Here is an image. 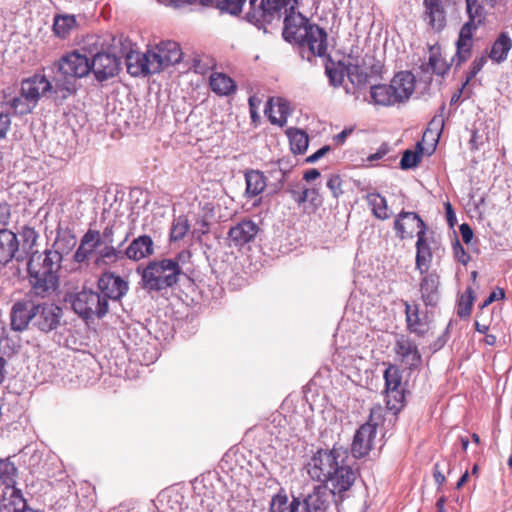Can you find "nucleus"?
<instances>
[{
	"label": "nucleus",
	"mask_w": 512,
	"mask_h": 512,
	"mask_svg": "<svg viewBox=\"0 0 512 512\" xmlns=\"http://www.w3.org/2000/svg\"><path fill=\"white\" fill-rule=\"evenodd\" d=\"M415 89L414 76L410 72L397 73L390 84H371L369 103L393 106L410 98Z\"/></svg>",
	"instance_id": "39448f33"
},
{
	"label": "nucleus",
	"mask_w": 512,
	"mask_h": 512,
	"mask_svg": "<svg viewBox=\"0 0 512 512\" xmlns=\"http://www.w3.org/2000/svg\"><path fill=\"white\" fill-rule=\"evenodd\" d=\"M347 459L348 451L342 447L318 449L306 464V470L311 479L326 483L331 473H335V468Z\"/></svg>",
	"instance_id": "423d86ee"
},
{
	"label": "nucleus",
	"mask_w": 512,
	"mask_h": 512,
	"mask_svg": "<svg viewBox=\"0 0 512 512\" xmlns=\"http://www.w3.org/2000/svg\"><path fill=\"white\" fill-rule=\"evenodd\" d=\"M433 477L435 479V482L438 484V490H440L441 486L445 483L446 477L441 471V465L440 463H435L433 468Z\"/></svg>",
	"instance_id": "69168bd1"
},
{
	"label": "nucleus",
	"mask_w": 512,
	"mask_h": 512,
	"mask_svg": "<svg viewBox=\"0 0 512 512\" xmlns=\"http://www.w3.org/2000/svg\"><path fill=\"white\" fill-rule=\"evenodd\" d=\"M127 239L128 235H126L118 247H114L112 244H102V246L99 247L100 249L97 251L96 264L111 265L117 263L118 261L124 260L125 254L121 247L124 245Z\"/></svg>",
	"instance_id": "c756f323"
},
{
	"label": "nucleus",
	"mask_w": 512,
	"mask_h": 512,
	"mask_svg": "<svg viewBox=\"0 0 512 512\" xmlns=\"http://www.w3.org/2000/svg\"><path fill=\"white\" fill-rule=\"evenodd\" d=\"M269 173L277 181L276 188L280 189L285 182L287 172L278 165L271 169Z\"/></svg>",
	"instance_id": "680f3d73"
},
{
	"label": "nucleus",
	"mask_w": 512,
	"mask_h": 512,
	"mask_svg": "<svg viewBox=\"0 0 512 512\" xmlns=\"http://www.w3.org/2000/svg\"><path fill=\"white\" fill-rule=\"evenodd\" d=\"M222 12H227L232 15H237L243 10H246V3L244 0H214V4Z\"/></svg>",
	"instance_id": "49530a36"
},
{
	"label": "nucleus",
	"mask_w": 512,
	"mask_h": 512,
	"mask_svg": "<svg viewBox=\"0 0 512 512\" xmlns=\"http://www.w3.org/2000/svg\"><path fill=\"white\" fill-rule=\"evenodd\" d=\"M423 20L436 32L446 26V11L442 0H423Z\"/></svg>",
	"instance_id": "412c9836"
},
{
	"label": "nucleus",
	"mask_w": 512,
	"mask_h": 512,
	"mask_svg": "<svg viewBox=\"0 0 512 512\" xmlns=\"http://www.w3.org/2000/svg\"><path fill=\"white\" fill-rule=\"evenodd\" d=\"M462 240L465 244H470L473 239V230L467 223H462L459 227Z\"/></svg>",
	"instance_id": "0e129e2a"
},
{
	"label": "nucleus",
	"mask_w": 512,
	"mask_h": 512,
	"mask_svg": "<svg viewBox=\"0 0 512 512\" xmlns=\"http://www.w3.org/2000/svg\"><path fill=\"white\" fill-rule=\"evenodd\" d=\"M342 185L343 181L341 177L337 174L331 175L326 183V186L328 187L334 198H338L340 195L343 194Z\"/></svg>",
	"instance_id": "5fc2aeb1"
},
{
	"label": "nucleus",
	"mask_w": 512,
	"mask_h": 512,
	"mask_svg": "<svg viewBox=\"0 0 512 512\" xmlns=\"http://www.w3.org/2000/svg\"><path fill=\"white\" fill-rule=\"evenodd\" d=\"M127 72L132 76H145L158 73L149 49L145 53L131 50L126 55Z\"/></svg>",
	"instance_id": "a211bd4d"
},
{
	"label": "nucleus",
	"mask_w": 512,
	"mask_h": 512,
	"mask_svg": "<svg viewBox=\"0 0 512 512\" xmlns=\"http://www.w3.org/2000/svg\"><path fill=\"white\" fill-rule=\"evenodd\" d=\"M19 249V242L15 233L8 229H0V264L6 265L13 258L20 261L16 256Z\"/></svg>",
	"instance_id": "cd10ccee"
},
{
	"label": "nucleus",
	"mask_w": 512,
	"mask_h": 512,
	"mask_svg": "<svg viewBox=\"0 0 512 512\" xmlns=\"http://www.w3.org/2000/svg\"><path fill=\"white\" fill-rule=\"evenodd\" d=\"M246 195L254 197L262 193L266 187V179L262 172L251 170L245 174Z\"/></svg>",
	"instance_id": "e433bc0d"
},
{
	"label": "nucleus",
	"mask_w": 512,
	"mask_h": 512,
	"mask_svg": "<svg viewBox=\"0 0 512 512\" xmlns=\"http://www.w3.org/2000/svg\"><path fill=\"white\" fill-rule=\"evenodd\" d=\"M421 299L426 306H436L439 301L440 276L436 271L420 273Z\"/></svg>",
	"instance_id": "aec40b11"
},
{
	"label": "nucleus",
	"mask_w": 512,
	"mask_h": 512,
	"mask_svg": "<svg viewBox=\"0 0 512 512\" xmlns=\"http://www.w3.org/2000/svg\"><path fill=\"white\" fill-rule=\"evenodd\" d=\"M244 2L247 5L245 10V19L250 23L258 25L260 16L257 14V11L263 6L261 4V0H244Z\"/></svg>",
	"instance_id": "8fccbe9b"
},
{
	"label": "nucleus",
	"mask_w": 512,
	"mask_h": 512,
	"mask_svg": "<svg viewBox=\"0 0 512 512\" xmlns=\"http://www.w3.org/2000/svg\"><path fill=\"white\" fill-rule=\"evenodd\" d=\"M0 512H26V501L16 487H4L0 499Z\"/></svg>",
	"instance_id": "bb28decb"
},
{
	"label": "nucleus",
	"mask_w": 512,
	"mask_h": 512,
	"mask_svg": "<svg viewBox=\"0 0 512 512\" xmlns=\"http://www.w3.org/2000/svg\"><path fill=\"white\" fill-rule=\"evenodd\" d=\"M365 198L368 206L371 208L374 217L380 220H386L390 218L391 213L389 211L385 197L379 193L373 192L368 193Z\"/></svg>",
	"instance_id": "f704fd0d"
},
{
	"label": "nucleus",
	"mask_w": 512,
	"mask_h": 512,
	"mask_svg": "<svg viewBox=\"0 0 512 512\" xmlns=\"http://www.w3.org/2000/svg\"><path fill=\"white\" fill-rule=\"evenodd\" d=\"M429 66L431 67L432 72L437 75H444L449 69V66L442 62L436 55L430 56Z\"/></svg>",
	"instance_id": "6e6d98bb"
},
{
	"label": "nucleus",
	"mask_w": 512,
	"mask_h": 512,
	"mask_svg": "<svg viewBox=\"0 0 512 512\" xmlns=\"http://www.w3.org/2000/svg\"><path fill=\"white\" fill-rule=\"evenodd\" d=\"M423 156V146L421 143H417L415 151L405 150L401 161L400 168L403 170H408L415 168L422 160Z\"/></svg>",
	"instance_id": "79ce46f5"
},
{
	"label": "nucleus",
	"mask_w": 512,
	"mask_h": 512,
	"mask_svg": "<svg viewBox=\"0 0 512 512\" xmlns=\"http://www.w3.org/2000/svg\"><path fill=\"white\" fill-rule=\"evenodd\" d=\"M512 48V39L507 32H501L493 42L488 54L492 62L501 64L506 61L508 54Z\"/></svg>",
	"instance_id": "7c9ffc66"
},
{
	"label": "nucleus",
	"mask_w": 512,
	"mask_h": 512,
	"mask_svg": "<svg viewBox=\"0 0 512 512\" xmlns=\"http://www.w3.org/2000/svg\"><path fill=\"white\" fill-rule=\"evenodd\" d=\"M258 231L259 227L254 221L244 219L229 229L228 238L236 246H243L251 242L256 237Z\"/></svg>",
	"instance_id": "393cba45"
},
{
	"label": "nucleus",
	"mask_w": 512,
	"mask_h": 512,
	"mask_svg": "<svg viewBox=\"0 0 512 512\" xmlns=\"http://www.w3.org/2000/svg\"><path fill=\"white\" fill-rule=\"evenodd\" d=\"M34 304L27 301H17L10 312L11 329L22 332L27 329L30 322L33 323Z\"/></svg>",
	"instance_id": "5701e85b"
},
{
	"label": "nucleus",
	"mask_w": 512,
	"mask_h": 512,
	"mask_svg": "<svg viewBox=\"0 0 512 512\" xmlns=\"http://www.w3.org/2000/svg\"><path fill=\"white\" fill-rule=\"evenodd\" d=\"M335 469V473H331V477L327 479V482L331 484V488L329 489L331 494L341 497V495L348 491L354 484L356 473L346 461L341 462V465H338Z\"/></svg>",
	"instance_id": "6ab92c4d"
},
{
	"label": "nucleus",
	"mask_w": 512,
	"mask_h": 512,
	"mask_svg": "<svg viewBox=\"0 0 512 512\" xmlns=\"http://www.w3.org/2000/svg\"><path fill=\"white\" fill-rule=\"evenodd\" d=\"M466 3L470 19L461 27L456 41V53L452 58V64H454L455 67H460L470 58L473 46V32L477 28L473 14V4L475 3V0H466Z\"/></svg>",
	"instance_id": "9d476101"
},
{
	"label": "nucleus",
	"mask_w": 512,
	"mask_h": 512,
	"mask_svg": "<svg viewBox=\"0 0 512 512\" xmlns=\"http://www.w3.org/2000/svg\"><path fill=\"white\" fill-rule=\"evenodd\" d=\"M99 294L105 302L120 300L128 291V283L113 273H103L98 279Z\"/></svg>",
	"instance_id": "4468645a"
},
{
	"label": "nucleus",
	"mask_w": 512,
	"mask_h": 512,
	"mask_svg": "<svg viewBox=\"0 0 512 512\" xmlns=\"http://www.w3.org/2000/svg\"><path fill=\"white\" fill-rule=\"evenodd\" d=\"M427 232V226L423 219L416 212L401 211L394 220V230L396 236L403 240L406 238H412L414 231Z\"/></svg>",
	"instance_id": "ddd939ff"
},
{
	"label": "nucleus",
	"mask_w": 512,
	"mask_h": 512,
	"mask_svg": "<svg viewBox=\"0 0 512 512\" xmlns=\"http://www.w3.org/2000/svg\"><path fill=\"white\" fill-rule=\"evenodd\" d=\"M149 51L158 73L169 66L180 63L183 57L179 43L172 40L161 41Z\"/></svg>",
	"instance_id": "9b49d317"
},
{
	"label": "nucleus",
	"mask_w": 512,
	"mask_h": 512,
	"mask_svg": "<svg viewBox=\"0 0 512 512\" xmlns=\"http://www.w3.org/2000/svg\"><path fill=\"white\" fill-rule=\"evenodd\" d=\"M90 230L98 235L97 242H93L94 246H96L97 248L101 247L102 244H113L115 233L114 224H108L101 233L98 230Z\"/></svg>",
	"instance_id": "3c124183"
},
{
	"label": "nucleus",
	"mask_w": 512,
	"mask_h": 512,
	"mask_svg": "<svg viewBox=\"0 0 512 512\" xmlns=\"http://www.w3.org/2000/svg\"><path fill=\"white\" fill-rule=\"evenodd\" d=\"M1 107L4 112H12L14 115L22 116L31 113L36 107V104L24 98L21 93L19 96H8L5 94L1 102Z\"/></svg>",
	"instance_id": "c85d7f7f"
},
{
	"label": "nucleus",
	"mask_w": 512,
	"mask_h": 512,
	"mask_svg": "<svg viewBox=\"0 0 512 512\" xmlns=\"http://www.w3.org/2000/svg\"><path fill=\"white\" fill-rule=\"evenodd\" d=\"M173 8H182L190 4H200L202 6H213L214 0H166Z\"/></svg>",
	"instance_id": "4d7b16f0"
},
{
	"label": "nucleus",
	"mask_w": 512,
	"mask_h": 512,
	"mask_svg": "<svg viewBox=\"0 0 512 512\" xmlns=\"http://www.w3.org/2000/svg\"><path fill=\"white\" fill-rule=\"evenodd\" d=\"M89 53L91 55L90 72L93 73L98 82H105L119 73L121 62L115 53L104 50L103 47L100 50L97 48L95 50L90 49Z\"/></svg>",
	"instance_id": "1a4fd4ad"
},
{
	"label": "nucleus",
	"mask_w": 512,
	"mask_h": 512,
	"mask_svg": "<svg viewBox=\"0 0 512 512\" xmlns=\"http://www.w3.org/2000/svg\"><path fill=\"white\" fill-rule=\"evenodd\" d=\"M328 151H330V146L326 145L322 148L318 149L315 153L306 158V162L314 163L322 158Z\"/></svg>",
	"instance_id": "338daca9"
},
{
	"label": "nucleus",
	"mask_w": 512,
	"mask_h": 512,
	"mask_svg": "<svg viewBox=\"0 0 512 512\" xmlns=\"http://www.w3.org/2000/svg\"><path fill=\"white\" fill-rule=\"evenodd\" d=\"M405 314L408 330L418 336H423L427 331V327L419 316L418 306H411L408 302H405Z\"/></svg>",
	"instance_id": "c9c22d12"
},
{
	"label": "nucleus",
	"mask_w": 512,
	"mask_h": 512,
	"mask_svg": "<svg viewBox=\"0 0 512 512\" xmlns=\"http://www.w3.org/2000/svg\"><path fill=\"white\" fill-rule=\"evenodd\" d=\"M386 409L396 418L397 414L404 407V391L402 389H394L385 391Z\"/></svg>",
	"instance_id": "a19ab883"
},
{
	"label": "nucleus",
	"mask_w": 512,
	"mask_h": 512,
	"mask_svg": "<svg viewBox=\"0 0 512 512\" xmlns=\"http://www.w3.org/2000/svg\"><path fill=\"white\" fill-rule=\"evenodd\" d=\"M136 271L141 276L139 284L148 293L173 288L183 274L178 260L172 258L150 261Z\"/></svg>",
	"instance_id": "7ed1b4c3"
},
{
	"label": "nucleus",
	"mask_w": 512,
	"mask_h": 512,
	"mask_svg": "<svg viewBox=\"0 0 512 512\" xmlns=\"http://www.w3.org/2000/svg\"><path fill=\"white\" fill-rule=\"evenodd\" d=\"M33 325L44 333L55 330L63 316L62 308L53 303L34 304Z\"/></svg>",
	"instance_id": "f8f14e48"
},
{
	"label": "nucleus",
	"mask_w": 512,
	"mask_h": 512,
	"mask_svg": "<svg viewBox=\"0 0 512 512\" xmlns=\"http://www.w3.org/2000/svg\"><path fill=\"white\" fill-rule=\"evenodd\" d=\"M332 498L326 485H317L301 501L300 512H326Z\"/></svg>",
	"instance_id": "f3484780"
},
{
	"label": "nucleus",
	"mask_w": 512,
	"mask_h": 512,
	"mask_svg": "<svg viewBox=\"0 0 512 512\" xmlns=\"http://www.w3.org/2000/svg\"><path fill=\"white\" fill-rule=\"evenodd\" d=\"M385 419V409L381 405H374L370 409L369 419L365 424H370L374 431H377V427L382 424Z\"/></svg>",
	"instance_id": "603ef678"
},
{
	"label": "nucleus",
	"mask_w": 512,
	"mask_h": 512,
	"mask_svg": "<svg viewBox=\"0 0 512 512\" xmlns=\"http://www.w3.org/2000/svg\"><path fill=\"white\" fill-rule=\"evenodd\" d=\"M505 297V293L503 289H497L495 291H492L490 295L484 300V302L481 304V309L489 306L491 303H493L496 300L503 299Z\"/></svg>",
	"instance_id": "e2e57ef3"
},
{
	"label": "nucleus",
	"mask_w": 512,
	"mask_h": 512,
	"mask_svg": "<svg viewBox=\"0 0 512 512\" xmlns=\"http://www.w3.org/2000/svg\"><path fill=\"white\" fill-rule=\"evenodd\" d=\"M416 257L415 268L419 273L427 272L431 266L433 259L432 250L436 246V241L433 236L429 237L427 232L416 231Z\"/></svg>",
	"instance_id": "dca6fc26"
},
{
	"label": "nucleus",
	"mask_w": 512,
	"mask_h": 512,
	"mask_svg": "<svg viewBox=\"0 0 512 512\" xmlns=\"http://www.w3.org/2000/svg\"><path fill=\"white\" fill-rule=\"evenodd\" d=\"M125 258L140 261L154 254V242L149 235H140L134 238L124 250Z\"/></svg>",
	"instance_id": "b1692460"
},
{
	"label": "nucleus",
	"mask_w": 512,
	"mask_h": 512,
	"mask_svg": "<svg viewBox=\"0 0 512 512\" xmlns=\"http://www.w3.org/2000/svg\"><path fill=\"white\" fill-rule=\"evenodd\" d=\"M325 73L329 78V83L334 87L342 85L345 76L348 75V66L341 61L335 63L330 56L325 63Z\"/></svg>",
	"instance_id": "72a5a7b5"
},
{
	"label": "nucleus",
	"mask_w": 512,
	"mask_h": 512,
	"mask_svg": "<svg viewBox=\"0 0 512 512\" xmlns=\"http://www.w3.org/2000/svg\"><path fill=\"white\" fill-rule=\"evenodd\" d=\"M76 87L70 82H62L53 78L49 81L43 74H34L21 82V94L24 98L37 105L41 97L52 98L57 104H62L71 95L76 93Z\"/></svg>",
	"instance_id": "20e7f679"
},
{
	"label": "nucleus",
	"mask_w": 512,
	"mask_h": 512,
	"mask_svg": "<svg viewBox=\"0 0 512 512\" xmlns=\"http://www.w3.org/2000/svg\"><path fill=\"white\" fill-rule=\"evenodd\" d=\"M314 192H315V189H308V188L303 189V191L301 193L294 192L293 193L294 200L298 204H303L304 202H306L308 200L310 193H314Z\"/></svg>",
	"instance_id": "774afa93"
},
{
	"label": "nucleus",
	"mask_w": 512,
	"mask_h": 512,
	"mask_svg": "<svg viewBox=\"0 0 512 512\" xmlns=\"http://www.w3.org/2000/svg\"><path fill=\"white\" fill-rule=\"evenodd\" d=\"M76 24L74 15H57L54 18L53 31L58 37L66 38Z\"/></svg>",
	"instance_id": "ea45409f"
},
{
	"label": "nucleus",
	"mask_w": 512,
	"mask_h": 512,
	"mask_svg": "<svg viewBox=\"0 0 512 512\" xmlns=\"http://www.w3.org/2000/svg\"><path fill=\"white\" fill-rule=\"evenodd\" d=\"M98 235L88 230L81 238L80 245L74 253V260L78 263H82L89 259V257L97 249L93 242H97Z\"/></svg>",
	"instance_id": "473e14b6"
},
{
	"label": "nucleus",
	"mask_w": 512,
	"mask_h": 512,
	"mask_svg": "<svg viewBox=\"0 0 512 512\" xmlns=\"http://www.w3.org/2000/svg\"><path fill=\"white\" fill-rule=\"evenodd\" d=\"M385 391L401 389L402 375L399 368L389 365L384 371Z\"/></svg>",
	"instance_id": "a18cd8bd"
},
{
	"label": "nucleus",
	"mask_w": 512,
	"mask_h": 512,
	"mask_svg": "<svg viewBox=\"0 0 512 512\" xmlns=\"http://www.w3.org/2000/svg\"><path fill=\"white\" fill-rule=\"evenodd\" d=\"M300 507L301 500L299 497H293L289 501L287 493L280 489L270 501L269 512H300Z\"/></svg>",
	"instance_id": "2f4dec72"
},
{
	"label": "nucleus",
	"mask_w": 512,
	"mask_h": 512,
	"mask_svg": "<svg viewBox=\"0 0 512 512\" xmlns=\"http://www.w3.org/2000/svg\"><path fill=\"white\" fill-rule=\"evenodd\" d=\"M190 229L188 219L185 216H179L174 219L170 232L171 241L182 240Z\"/></svg>",
	"instance_id": "de8ad7c7"
},
{
	"label": "nucleus",
	"mask_w": 512,
	"mask_h": 512,
	"mask_svg": "<svg viewBox=\"0 0 512 512\" xmlns=\"http://www.w3.org/2000/svg\"><path fill=\"white\" fill-rule=\"evenodd\" d=\"M56 67V80L60 83L70 82L75 87V80L87 76L91 68L90 59L78 51L63 55L56 63Z\"/></svg>",
	"instance_id": "6e6552de"
},
{
	"label": "nucleus",
	"mask_w": 512,
	"mask_h": 512,
	"mask_svg": "<svg viewBox=\"0 0 512 512\" xmlns=\"http://www.w3.org/2000/svg\"><path fill=\"white\" fill-rule=\"evenodd\" d=\"M261 4L262 8L257 11L260 16L258 25L271 23L275 17L279 18L281 11L284 10L283 38L301 48L307 47L312 56L326 55V31L296 11L298 0H261Z\"/></svg>",
	"instance_id": "f257e3e1"
},
{
	"label": "nucleus",
	"mask_w": 512,
	"mask_h": 512,
	"mask_svg": "<svg viewBox=\"0 0 512 512\" xmlns=\"http://www.w3.org/2000/svg\"><path fill=\"white\" fill-rule=\"evenodd\" d=\"M347 77L356 89H362L371 83V77L359 65H348Z\"/></svg>",
	"instance_id": "37998d69"
},
{
	"label": "nucleus",
	"mask_w": 512,
	"mask_h": 512,
	"mask_svg": "<svg viewBox=\"0 0 512 512\" xmlns=\"http://www.w3.org/2000/svg\"><path fill=\"white\" fill-rule=\"evenodd\" d=\"M474 299V291L469 287L465 293L461 295L458 302L457 314L460 318H467L470 316Z\"/></svg>",
	"instance_id": "09e8293b"
},
{
	"label": "nucleus",
	"mask_w": 512,
	"mask_h": 512,
	"mask_svg": "<svg viewBox=\"0 0 512 512\" xmlns=\"http://www.w3.org/2000/svg\"><path fill=\"white\" fill-rule=\"evenodd\" d=\"M287 136L290 141L291 151L294 154H303L309 144V138L306 132L296 129L290 128L287 130Z\"/></svg>",
	"instance_id": "58836bf2"
},
{
	"label": "nucleus",
	"mask_w": 512,
	"mask_h": 512,
	"mask_svg": "<svg viewBox=\"0 0 512 512\" xmlns=\"http://www.w3.org/2000/svg\"><path fill=\"white\" fill-rule=\"evenodd\" d=\"M394 351L400 361L409 369H415L422 363V356L417 344L407 335L397 337Z\"/></svg>",
	"instance_id": "2eb2a0df"
},
{
	"label": "nucleus",
	"mask_w": 512,
	"mask_h": 512,
	"mask_svg": "<svg viewBox=\"0 0 512 512\" xmlns=\"http://www.w3.org/2000/svg\"><path fill=\"white\" fill-rule=\"evenodd\" d=\"M376 433L370 424H363L354 435L351 446L352 455L355 458H363L369 454L373 447Z\"/></svg>",
	"instance_id": "4be33fe9"
},
{
	"label": "nucleus",
	"mask_w": 512,
	"mask_h": 512,
	"mask_svg": "<svg viewBox=\"0 0 512 512\" xmlns=\"http://www.w3.org/2000/svg\"><path fill=\"white\" fill-rule=\"evenodd\" d=\"M11 127V118L10 114L4 112L3 110L0 112V140L4 139L10 130Z\"/></svg>",
	"instance_id": "bf43d9fd"
},
{
	"label": "nucleus",
	"mask_w": 512,
	"mask_h": 512,
	"mask_svg": "<svg viewBox=\"0 0 512 512\" xmlns=\"http://www.w3.org/2000/svg\"><path fill=\"white\" fill-rule=\"evenodd\" d=\"M264 112L272 124L283 127L290 115V106L288 101L283 98H270L266 103Z\"/></svg>",
	"instance_id": "a878e982"
},
{
	"label": "nucleus",
	"mask_w": 512,
	"mask_h": 512,
	"mask_svg": "<svg viewBox=\"0 0 512 512\" xmlns=\"http://www.w3.org/2000/svg\"><path fill=\"white\" fill-rule=\"evenodd\" d=\"M209 83L212 91L218 95H229L236 89V85L232 78L223 73H212Z\"/></svg>",
	"instance_id": "4c0bfd02"
},
{
	"label": "nucleus",
	"mask_w": 512,
	"mask_h": 512,
	"mask_svg": "<svg viewBox=\"0 0 512 512\" xmlns=\"http://www.w3.org/2000/svg\"><path fill=\"white\" fill-rule=\"evenodd\" d=\"M17 469L9 460H0V480L4 487H15Z\"/></svg>",
	"instance_id": "c03bdc74"
},
{
	"label": "nucleus",
	"mask_w": 512,
	"mask_h": 512,
	"mask_svg": "<svg viewBox=\"0 0 512 512\" xmlns=\"http://www.w3.org/2000/svg\"><path fill=\"white\" fill-rule=\"evenodd\" d=\"M64 301L83 319L102 318L108 313V303L98 291L82 290L67 293Z\"/></svg>",
	"instance_id": "0eeeda50"
},
{
	"label": "nucleus",
	"mask_w": 512,
	"mask_h": 512,
	"mask_svg": "<svg viewBox=\"0 0 512 512\" xmlns=\"http://www.w3.org/2000/svg\"><path fill=\"white\" fill-rule=\"evenodd\" d=\"M62 259V254L57 250L31 253L27 272L33 295L47 298L58 289Z\"/></svg>",
	"instance_id": "f03ea898"
},
{
	"label": "nucleus",
	"mask_w": 512,
	"mask_h": 512,
	"mask_svg": "<svg viewBox=\"0 0 512 512\" xmlns=\"http://www.w3.org/2000/svg\"><path fill=\"white\" fill-rule=\"evenodd\" d=\"M453 253L455 258L463 265H466L470 261L469 254L465 251L464 247L457 239L453 244Z\"/></svg>",
	"instance_id": "13d9d810"
},
{
	"label": "nucleus",
	"mask_w": 512,
	"mask_h": 512,
	"mask_svg": "<svg viewBox=\"0 0 512 512\" xmlns=\"http://www.w3.org/2000/svg\"><path fill=\"white\" fill-rule=\"evenodd\" d=\"M390 152V145L386 142L382 143L375 153L367 157L368 162H374L383 159Z\"/></svg>",
	"instance_id": "052dcab7"
},
{
	"label": "nucleus",
	"mask_w": 512,
	"mask_h": 512,
	"mask_svg": "<svg viewBox=\"0 0 512 512\" xmlns=\"http://www.w3.org/2000/svg\"><path fill=\"white\" fill-rule=\"evenodd\" d=\"M486 62L487 59L485 56L477 57L473 60L470 70L467 73L463 87H465L482 70Z\"/></svg>",
	"instance_id": "864d4df0"
}]
</instances>
